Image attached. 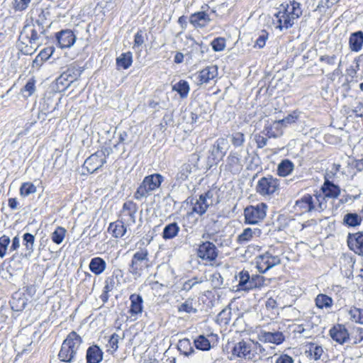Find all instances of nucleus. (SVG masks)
Instances as JSON below:
<instances>
[{
    "instance_id": "obj_1",
    "label": "nucleus",
    "mask_w": 363,
    "mask_h": 363,
    "mask_svg": "<svg viewBox=\"0 0 363 363\" xmlns=\"http://www.w3.org/2000/svg\"><path fill=\"white\" fill-rule=\"evenodd\" d=\"M325 207L326 203L322 194H306L295 202L294 210L296 214L301 215L312 211H321Z\"/></svg>"
},
{
    "instance_id": "obj_2",
    "label": "nucleus",
    "mask_w": 363,
    "mask_h": 363,
    "mask_svg": "<svg viewBox=\"0 0 363 363\" xmlns=\"http://www.w3.org/2000/svg\"><path fill=\"white\" fill-rule=\"evenodd\" d=\"M262 346L256 341L250 339L236 342L232 348L231 354L234 358H240L247 361L255 359L258 351L263 350Z\"/></svg>"
},
{
    "instance_id": "obj_3",
    "label": "nucleus",
    "mask_w": 363,
    "mask_h": 363,
    "mask_svg": "<svg viewBox=\"0 0 363 363\" xmlns=\"http://www.w3.org/2000/svg\"><path fill=\"white\" fill-rule=\"evenodd\" d=\"M82 340L74 331L71 332L63 341L59 352V358L65 362H72L79 350Z\"/></svg>"
},
{
    "instance_id": "obj_4",
    "label": "nucleus",
    "mask_w": 363,
    "mask_h": 363,
    "mask_svg": "<svg viewBox=\"0 0 363 363\" xmlns=\"http://www.w3.org/2000/svg\"><path fill=\"white\" fill-rule=\"evenodd\" d=\"M163 181L164 177L160 174H152L145 177L135 193V199L140 200L142 198L147 197L152 191L157 189Z\"/></svg>"
},
{
    "instance_id": "obj_5",
    "label": "nucleus",
    "mask_w": 363,
    "mask_h": 363,
    "mask_svg": "<svg viewBox=\"0 0 363 363\" xmlns=\"http://www.w3.org/2000/svg\"><path fill=\"white\" fill-rule=\"evenodd\" d=\"M302 13L301 4L296 1H291L286 5L281 4L276 16L278 23H291L297 21Z\"/></svg>"
},
{
    "instance_id": "obj_6",
    "label": "nucleus",
    "mask_w": 363,
    "mask_h": 363,
    "mask_svg": "<svg viewBox=\"0 0 363 363\" xmlns=\"http://www.w3.org/2000/svg\"><path fill=\"white\" fill-rule=\"evenodd\" d=\"M148 255L149 252L147 249H142L133 255L130 265V272L131 274L140 277L145 269L150 267Z\"/></svg>"
},
{
    "instance_id": "obj_7",
    "label": "nucleus",
    "mask_w": 363,
    "mask_h": 363,
    "mask_svg": "<svg viewBox=\"0 0 363 363\" xmlns=\"http://www.w3.org/2000/svg\"><path fill=\"white\" fill-rule=\"evenodd\" d=\"M238 284L237 291H249L255 288H259L262 285L263 277L254 276L250 277L247 271H242L236 277Z\"/></svg>"
},
{
    "instance_id": "obj_8",
    "label": "nucleus",
    "mask_w": 363,
    "mask_h": 363,
    "mask_svg": "<svg viewBox=\"0 0 363 363\" xmlns=\"http://www.w3.org/2000/svg\"><path fill=\"white\" fill-rule=\"evenodd\" d=\"M267 209V206L264 203L246 207L244 211L245 223L248 224L258 223L265 218Z\"/></svg>"
},
{
    "instance_id": "obj_9",
    "label": "nucleus",
    "mask_w": 363,
    "mask_h": 363,
    "mask_svg": "<svg viewBox=\"0 0 363 363\" xmlns=\"http://www.w3.org/2000/svg\"><path fill=\"white\" fill-rule=\"evenodd\" d=\"M108 154L106 149L96 152L85 160L84 168H86L89 173L95 172L106 162Z\"/></svg>"
},
{
    "instance_id": "obj_10",
    "label": "nucleus",
    "mask_w": 363,
    "mask_h": 363,
    "mask_svg": "<svg viewBox=\"0 0 363 363\" xmlns=\"http://www.w3.org/2000/svg\"><path fill=\"white\" fill-rule=\"evenodd\" d=\"M279 180L272 176L261 178L257 184L256 191L262 196L273 194L279 189Z\"/></svg>"
},
{
    "instance_id": "obj_11",
    "label": "nucleus",
    "mask_w": 363,
    "mask_h": 363,
    "mask_svg": "<svg viewBox=\"0 0 363 363\" xmlns=\"http://www.w3.org/2000/svg\"><path fill=\"white\" fill-rule=\"evenodd\" d=\"M45 32V29L42 24H26L21 31L20 38L22 40H28L30 44H33L35 43Z\"/></svg>"
},
{
    "instance_id": "obj_12",
    "label": "nucleus",
    "mask_w": 363,
    "mask_h": 363,
    "mask_svg": "<svg viewBox=\"0 0 363 363\" xmlns=\"http://www.w3.org/2000/svg\"><path fill=\"white\" fill-rule=\"evenodd\" d=\"M213 191H208L201 194L199 199L192 200V212L199 215H203L207 211L208 206L213 203Z\"/></svg>"
},
{
    "instance_id": "obj_13",
    "label": "nucleus",
    "mask_w": 363,
    "mask_h": 363,
    "mask_svg": "<svg viewBox=\"0 0 363 363\" xmlns=\"http://www.w3.org/2000/svg\"><path fill=\"white\" fill-rule=\"evenodd\" d=\"M229 147L230 144L228 139L225 138L217 139L210 149L209 158H211L215 162L221 160L226 155Z\"/></svg>"
},
{
    "instance_id": "obj_14",
    "label": "nucleus",
    "mask_w": 363,
    "mask_h": 363,
    "mask_svg": "<svg viewBox=\"0 0 363 363\" xmlns=\"http://www.w3.org/2000/svg\"><path fill=\"white\" fill-rule=\"evenodd\" d=\"M257 267L259 272L264 273L270 268L281 263L279 256L274 255L269 252H267L257 257Z\"/></svg>"
},
{
    "instance_id": "obj_15",
    "label": "nucleus",
    "mask_w": 363,
    "mask_h": 363,
    "mask_svg": "<svg viewBox=\"0 0 363 363\" xmlns=\"http://www.w3.org/2000/svg\"><path fill=\"white\" fill-rule=\"evenodd\" d=\"M218 255L217 247L209 241L202 242L197 249V256L205 261L213 262L216 259Z\"/></svg>"
},
{
    "instance_id": "obj_16",
    "label": "nucleus",
    "mask_w": 363,
    "mask_h": 363,
    "mask_svg": "<svg viewBox=\"0 0 363 363\" xmlns=\"http://www.w3.org/2000/svg\"><path fill=\"white\" fill-rule=\"evenodd\" d=\"M218 71L216 65L208 66L194 74L198 85L207 84L218 77Z\"/></svg>"
},
{
    "instance_id": "obj_17",
    "label": "nucleus",
    "mask_w": 363,
    "mask_h": 363,
    "mask_svg": "<svg viewBox=\"0 0 363 363\" xmlns=\"http://www.w3.org/2000/svg\"><path fill=\"white\" fill-rule=\"evenodd\" d=\"M259 340L265 343H272L279 345L285 340V336L283 333L279 331H262L259 335Z\"/></svg>"
},
{
    "instance_id": "obj_18",
    "label": "nucleus",
    "mask_w": 363,
    "mask_h": 363,
    "mask_svg": "<svg viewBox=\"0 0 363 363\" xmlns=\"http://www.w3.org/2000/svg\"><path fill=\"white\" fill-rule=\"evenodd\" d=\"M347 243L349 247L355 253L363 255V233L359 232L349 235Z\"/></svg>"
},
{
    "instance_id": "obj_19",
    "label": "nucleus",
    "mask_w": 363,
    "mask_h": 363,
    "mask_svg": "<svg viewBox=\"0 0 363 363\" xmlns=\"http://www.w3.org/2000/svg\"><path fill=\"white\" fill-rule=\"evenodd\" d=\"M330 337L340 344H343L349 339V333L342 325H337L330 330Z\"/></svg>"
},
{
    "instance_id": "obj_20",
    "label": "nucleus",
    "mask_w": 363,
    "mask_h": 363,
    "mask_svg": "<svg viewBox=\"0 0 363 363\" xmlns=\"http://www.w3.org/2000/svg\"><path fill=\"white\" fill-rule=\"evenodd\" d=\"M262 231L257 228H247L237 238V242L240 244H244L252 240L253 238L260 237Z\"/></svg>"
},
{
    "instance_id": "obj_21",
    "label": "nucleus",
    "mask_w": 363,
    "mask_h": 363,
    "mask_svg": "<svg viewBox=\"0 0 363 363\" xmlns=\"http://www.w3.org/2000/svg\"><path fill=\"white\" fill-rule=\"evenodd\" d=\"M57 40L61 48H69L74 44L75 36L71 30H63L59 33Z\"/></svg>"
},
{
    "instance_id": "obj_22",
    "label": "nucleus",
    "mask_w": 363,
    "mask_h": 363,
    "mask_svg": "<svg viewBox=\"0 0 363 363\" xmlns=\"http://www.w3.org/2000/svg\"><path fill=\"white\" fill-rule=\"evenodd\" d=\"M283 125L280 121H274L264 128L265 134L269 138H277L283 134Z\"/></svg>"
},
{
    "instance_id": "obj_23",
    "label": "nucleus",
    "mask_w": 363,
    "mask_h": 363,
    "mask_svg": "<svg viewBox=\"0 0 363 363\" xmlns=\"http://www.w3.org/2000/svg\"><path fill=\"white\" fill-rule=\"evenodd\" d=\"M89 267L95 275H100L105 271L106 263L101 257H96L91 259Z\"/></svg>"
},
{
    "instance_id": "obj_24",
    "label": "nucleus",
    "mask_w": 363,
    "mask_h": 363,
    "mask_svg": "<svg viewBox=\"0 0 363 363\" xmlns=\"http://www.w3.org/2000/svg\"><path fill=\"white\" fill-rule=\"evenodd\" d=\"M108 231L116 238L123 237L126 233L127 228L122 220L111 223L108 227Z\"/></svg>"
},
{
    "instance_id": "obj_25",
    "label": "nucleus",
    "mask_w": 363,
    "mask_h": 363,
    "mask_svg": "<svg viewBox=\"0 0 363 363\" xmlns=\"http://www.w3.org/2000/svg\"><path fill=\"white\" fill-rule=\"evenodd\" d=\"M350 48L352 51H359L363 45V33L357 31L352 33L350 38Z\"/></svg>"
},
{
    "instance_id": "obj_26",
    "label": "nucleus",
    "mask_w": 363,
    "mask_h": 363,
    "mask_svg": "<svg viewBox=\"0 0 363 363\" xmlns=\"http://www.w3.org/2000/svg\"><path fill=\"white\" fill-rule=\"evenodd\" d=\"M103 353L100 348L94 345L87 350L86 359L88 363H99L102 360Z\"/></svg>"
},
{
    "instance_id": "obj_27",
    "label": "nucleus",
    "mask_w": 363,
    "mask_h": 363,
    "mask_svg": "<svg viewBox=\"0 0 363 363\" xmlns=\"http://www.w3.org/2000/svg\"><path fill=\"white\" fill-rule=\"evenodd\" d=\"M322 191L323 197L337 198L340 193V189L338 186H336L328 181H326L323 187Z\"/></svg>"
},
{
    "instance_id": "obj_28",
    "label": "nucleus",
    "mask_w": 363,
    "mask_h": 363,
    "mask_svg": "<svg viewBox=\"0 0 363 363\" xmlns=\"http://www.w3.org/2000/svg\"><path fill=\"white\" fill-rule=\"evenodd\" d=\"M362 223V216L354 213H346L342 219V224L347 227H357Z\"/></svg>"
},
{
    "instance_id": "obj_29",
    "label": "nucleus",
    "mask_w": 363,
    "mask_h": 363,
    "mask_svg": "<svg viewBox=\"0 0 363 363\" xmlns=\"http://www.w3.org/2000/svg\"><path fill=\"white\" fill-rule=\"evenodd\" d=\"M347 311L350 320L363 325V309L353 306L347 309Z\"/></svg>"
},
{
    "instance_id": "obj_30",
    "label": "nucleus",
    "mask_w": 363,
    "mask_h": 363,
    "mask_svg": "<svg viewBox=\"0 0 363 363\" xmlns=\"http://www.w3.org/2000/svg\"><path fill=\"white\" fill-rule=\"evenodd\" d=\"M131 306L130 312L131 314H138L143 311V299L142 297L137 294H133L130 297Z\"/></svg>"
},
{
    "instance_id": "obj_31",
    "label": "nucleus",
    "mask_w": 363,
    "mask_h": 363,
    "mask_svg": "<svg viewBox=\"0 0 363 363\" xmlns=\"http://www.w3.org/2000/svg\"><path fill=\"white\" fill-rule=\"evenodd\" d=\"M294 167V165L292 162L289 160H284L279 164L277 174L281 177H286L292 172Z\"/></svg>"
},
{
    "instance_id": "obj_32",
    "label": "nucleus",
    "mask_w": 363,
    "mask_h": 363,
    "mask_svg": "<svg viewBox=\"0 0 363 363\" xmlns=\"http://www.w3.org/2000/svg\"><path fill=\"white\" fill-rule=\"evenodd\" d=\"M179 231V227L177 223H172L166 225L162 233V238L165 240H169L175 238Z\"/></svg>"
},
{
    "instance_id": "obj_33",
    "label": "nucleus",
    "mask_w": 363,
    "mask_h": 363,
    "mask_svg": "<svg viewBox=\"0 0 363 363\" xmlns=\"http://www.w3.org/2000/svg\"><path fill=\"white\" fill-rule=\"evenodd\" d=\"M172 90L178 92L181 98H186L190 90L189 85L187 82L180 80L173 85Z\"/></svg>"
},
{
    "instance_id": "obj_34",
    "label": "nucleus",
    "mask_w": 363,
    "mask_h": 363,
    "mask_svg": "<svg viewBox=\"0 0 363 363\" xmlns=\"http://www.w3.org/2000/svg\"><path fill=\"white\" fill-rule=\"evenodd\" d=\"M333 303V299L325 294H318L315 298L316 306L321 309L331 308Z\"/></svg>"
},
{
    "instance_id": "obj_35",
    "label": "nucleus",
    "mask_w": 363,
    "mask_h": 363,
    "mask_svg": "<svg viewBox=\"0 0 363 363\" xmlns=\"http://www.w3.org/2000/svg\"><path fill=\"white\" fill-rule=\"evenodd\" d=\"M195 304L196 303L193 298H188L178 306V311L180 313H195L197 312Z\"/></svg>"
},
{
    "instance_id": "obj_36",
    "label": "nucleus",
    "mask_w": 363,
    "mask_h": 363,
    "mask_svg": "<svg viewBox=\"0 0 363 363\" xmlns=\"http://www.w3.org/2000/svg\"><path fill=\"white\" fill-rule=\"evenodd\" d=\"M124 338V335L122 337H121L118 334L113 333L110 337L108 343L106 344V351L110 354H113L117 351L118 348V342L119 340H123Z\"/></svg>"
},
{
    "instance_id": "obj_37",
    "label": "nucleus",
    "mask_w": 363,
    "mask_h": 363,
    "mask_svg": "<svg viewBox=\"0 0 363 363\" xmlns=\"http://www.w3.org/2000/svg\"><path fill=\"white\" fill-rule=\"evenodd\" d=\"M132 62V54L130 52L121 54L116 59L118 67L125 69H128L131 65Z\"/></svg>"
},
{
    "instance_id": "obj_38",
    "label": "nucleus",
    "mask_w": 363,
    "mask_h": 363,
    "mask_svg": "<svg viewBox=\"0 0 363 363\" xmlns=\"http://www.w3.org/2000/svg\"><path fill=\"white\" fill-rule=\"evenodd\" d=\"M194 345L196 349L208 351L211 348V342L204 335H199L194 340Z\"/></svg>"
},
{
    "instance_id": "obj_39",
    "label": "nucleus",
    "mask_w": 363,
    "mask_h": 363,
    "mask_svg": "<svg viewBox=\"0 0 363 363\" xmlns=\"http://www.w3.org/2000/svg\"><path fill=\"white\" fill-rule=\"evenodd\" d=\"M306 352H308L311 359L318 360L320 359L323 353V350L322 347L315 343H310L308 345V350H307Z\"/></svg>"
},
{
    "instance_id": "obj_40",
    "label": "nucleus",
    "mask_w": 363,
    "mask_h": 363,
    "mask_svg": "<svg viewBox=\"0 0 363 363\" xmlns=\"http://www.w3.org/2000/svg\"><path fill=\"white\" fill-rule=\"evenodd\" d=\"M194 167L190 164H184L177 175V179L180 181H185L191 174Z\"/></svg>"
},
{
    "instance_id": "obj_41",
    "label": "nucleus",
    "mask_w": 363,
    "mask_h": 363,
    "mask_svg": "<svg viewBox=\"0 0 363 363\" xmlns=\"http://www.w3.org/2000/svg\"><path fill=\"white\" fill-rule=\"evenodd\" d=\"M227 164L231 169H238L242 165L240 164V158L237 152H230L227 157Z\"/></svg>"
},
{
    "instance_id": "obj_42",
    "label": "nucleus",
    "mask_w": 363,
    "mask_h": 363,
    "mask_svg": "<svg viewBox=\"0 0 363 363\" xmlns=\"http://www.w3.org/2000/svg\"><path fill=\"white\" fill-rule=\"evenodd\" d=\"M179 350L184 353L185 356H189L194 352V348L191 346V342L188 339H184L179 342Z\"/></svg>"
},
{
    "instance_id": "obj_43",
    "label": "nucleus",
    "mask_w": 363,
    "mask_h": 363,
    "mask_svg": "<svg viewBox=\"0 0 363 363\" xmlns=\"http://www.w3.org/2000/svg\"><path fill=\"white\" fill-rule=\"evenodd\" d=\"M66 230L62 227H57L51 235L52 240L59 245L62 242L65 237Z\"/></svg>"
},
{
    "instance_id": "obj_44",
    "label": "nucleus",
    "mask_w": 363,
    "mask_h": 363,
    "mask_svg": "<svg viewBox=\"0 0 363 363\" xmlns=\"http://www.w3.org/2000/svg\"><path fill=\"white\" fill-rule=\"evenodd\" d=\"M36 186L31 182H25L20 187V194L22 196H28L36 192Z\"/></svg>"
},
{
    "instance_id": "obj_45",
    "label": "nucleus",
    "mask_w": 363,
    "mask_h": 363,
    "mask_svg": "<svg viewBox=\"0 0 363 363\" xmlns=\"http://www.w3.org/2000/svg\"><path fill=\"white\" fill-rule=\"evenodd\" d=\"M72 73H74V70L68 69L66 72L62 73L57 79V84H64V81H67L68 84L66 86H69V84L76 79V77L72 76Z\"/></svg>"
},
{
    "instance_id": "obj_46",
    "label": "nucleus",
    "mask_w": 363,
    "mask_h": 363,
    "mask_svg": "<svg viewBox=\"0 0 363 363\" xmlns=\"http://www.w3.org/2000/svg\"><path fill=\"white\" fill-rule=\"evenodd\" d=\"M23 238L26 249L30 255L33 251L35 237L30 233H25Z\"/></svg>"
},
{
    "instance_id": "obj_47",
    "label": "nucleus",
    "mask_w": 363,
    "mask_h": 363,
    "mask_svg": "<svg viewBox=\"0 0 363 363\" xmlns=\"http://www.w3.org/2000/svg\"><path fill=\"white\" fill-rule=\"evenodd\" d=\"M133 206V203H125L123 206V219L125 220V216H128L129 219L135 223V211H131V207Z\"/></svg>"
},
{
    "instance_id": "obj_48",
    "label": "nucleus",
    "mask_w": 363,
    "mask_h": 363,
    "mask_svg": "<svg viewBox=\"0 0 363 363\" xmlns=\"http://www.w3.org/2000/svg\"><path fill=\"white\" fill-rule=\"evenodd\" d=\"M230 138L231 143L235 147H240L245 142V135L240 132L233 133Z\"/></svg>"
},
{
    "instance_id": "obj_49",
    "label": "nucleus",
    "mask_w": 363,
    "mask_h": 363,
    "mask_svg": "<svg viewBox=\"0 0 363 363\" xmlns=\"http://www.w3.org/2000/svg\"><path fill=\"white\" fill-rule=\"evenodd\" d=\"M35 91V80L30 79L24 86L22 89L23 93L26 97L30 96Z\"/></svg>"
},
{
    "instance_id": "obj_50",
    "label": "nucleus",
    "mask_w": 363,
    "mask_h": 363,
    "mask_svg": "<svg viewBox=\"0 0 363 363\" xmlns=\"http://www.w3.org/2000/svg\"><path fill=\"white\" fill-rule=\"evenodd\" d=\"M9 243L10 238L7 235H4L0 238V257L1 258L5 256Z\"/></svg>"
},
{
    "instance_id": "obj_51",
    "label": "nucleus",
    "mask_w": 363,
    "mask_h": 363,
    "mask_svg": "<svg viewBox=\"0 0 363 363\" xmlns=\"http://www.w3.org/2000/svg\"><path fill=\"white\" fill-rule=\"evenodd\" d=\"M211 45L214 51H222L225 48V39L223 38H217L212 41Z\"/></svg>"
},
{
    "instance_id": "obj_52",
    "label": "nucleus",
    "mask_w": 363,
    "mask_h": 363,
    "mask_svg": "<svg viewBox=\"0 0 363 363\" xmlns=\"http://www.w3.org/2000/svg\"><path fill=\"white\" fill-rule=\"evenodd\" d=\"M31 0H13V7L16 11H23L26 9Z\"/></svg>"
},
{
    "instance_id": "obj_53",
    "label": "nucleus",
    "mask_w": 363,
    "mask_h": 363,
    "mask_svg": "<svg viewBox=\"0 0 363 363\" xmlns=\"http://www.w3.org/2000/svg\"><path fill=\"white\" fill-rule=\"evenodd\" d=\"M54 51L55 48L53 47H48L43 49L37 56L45 62L52 56Z\"/></svg>"
},
{
    "instance_id": "obj_54",
    "label": "nucleus",
    "mask_w": 363,
    "mask_h": 363,
    "mask_svg": "<svg viewBox=\"0 0 363 363\" xmlns=\"http://www.w3.org/2000/svg\"><path fill=\"white\" fill-rule=\"evenodd\" d=\"M298 114L296 111H294L292 113L288 115L286 118L279 120L283 126H286L288 124L295 123L298 119Z\"/></svg>"
},
{
    "instance_id": "obj_55",
    "label": "nucleus",
    "mask_w": 363,
    "mask_h": 363,
    "mask_svg": "<svg viewBox=\"0 0 363 363\" xmlns=\"http://www.w3.org/2000/svg\"><path fill=\"white\" fill-rule=\"evenodd\" d=\"M202 20L210 21L207 14L203 11L198 12L192 15L191 17L190 23H197L198 21Z\"/></svg>"
},
{
    "instance_id": "obj_56",
    "label": "nucleus",
    "mask_w": 363,
    "mask_h": 363,
    "mask_svg": "<svg viewBox=\"0 0 363 363\" xmlns=\"http://www.w3.org/2000/svg\"><path fill=\"white\" fill-rule=\"evenodd\" d=\"M24 44L25 43L22 42L21 44L19 45V49L21 51V52L23 53L24 55H32L38 49V46H36L35 48H33L32 44H30V45H26L25 46H23Z\"/></svg>"
},
{
    "instance_id": "obj_57",
    "label": "nucleus",
    "mask_w": 363,
    "mask_h": 363,
    "mask_svg": "<svg viewBox=\"0 0 363 363\" xmlns=\"http://www.w3.org/2000/svg\"><path fill=\"white\" fill-rule=\"evenodd\" d=\"M268 38V34L265 31H262L261 35L257 39L255 43V46H257L259 48H262L266 43V40Z\"/></svg>"
},
{
    "instance_id": "obj_58",
    "label": "nucleus",
    "mask_w": 363,
    "mask_h": 363,
    "mask_svg": "<svg viewBox=\"0 0 363 363\" xmlns=\"http://www.w3.org/2000/svg\"><path fill=\"white\" fill-rule=\"evenodd\" d=\"M294 360L292 358V357H291L288 354H282L279 355L277 358L276 362H275V363H294Z\"/></svg>"
},
{
    "instance_id": "obj_59",
    "label": "nucleus",
    "mask_w": 363,
    "mask_h": 363,
    "mask_svg": "<svg viewBox=\"0 0 363 363\" xmlns=\"http://www.w3.org/2000/svg\"><path fill=\"white\" fill-rule=\"evenodd\" d=\"M43 63L44 61L42 59H40L38 56H36V57L33 60L32 62L31 70L33 72L38 71L43 65Z\"/></svg>"
},
{
    "instance_id": "obj_60",
    "label": "nucleus",
    "mask_w": 363,
    "mask_h": 363,
    "mask_svg": "<svg viewBox=\"0 0 363 363\" xmlns=\"http://www.w3.org/2000/svg\"><path fill=\"white\" fill-rule=\"evenodd\" d=\"M338 1L339 0H320L317 8L320 10H321V9L329 8L336 4Z\"/></svg>"
},
{
    "instance_id": "obj_61",
    "label": "nucleus",
    "mask_w": 363,
    "mask_h": 363,
    "mask_svg": "<svg viewBox=\"0 0 363 363\" xmlns=\"http://www.w3.org/2000/svg\"><path fill=\"white\" fill-rule=\"evenodd\" d=\"M255 140L257 143V147L262 148L267 145V138L261 135H256L255 136Z\"/></svg>"
},
{
    "instance_id": "obj_62",
    "label": "nucleus",
    "mask_w": 363,
    "mask_h": 363,
    "mask_svg": "<svg viewBox=\"0 0 363 363\" xmlns=\"http://www.w3.org/2000/svg\"><path fill=\"white\" fill-rule=\"evenodd\" d=\"M356 116L359 117H363V104L359 102L353 110Z\"/></svg>"
},
{
    "instance_id": "obj_63",
    "label": "nucleus",
    "mask_w": 363,
    "mask_h": 363,
    "mask_svg": "<svg viewBox=\"0 0 363 363\" xmlns=\"http://www.w3.org/2000/svg\"><path fill=\"white\" fill-rule=\"evenodd\" d=\"M143 35L142 31H138L135 35V45L140 46L143 43Z\"/></svg>"
},
{
    "instance_id": "obj_64",
    "label": "nucleus",
    "mask_w": 363,
    "mask_h": 363,
    "mask_svg": "<svg viewBox=\"0 0 363 363\" xmlns=\"http://www.w3.org/2000/svg\"><path fill=\"white\" fill-rule=\"evenodd\" d=\"M20 246V239L18 237L16 236L15 238H13V240H12V245L11 246V250H17Z\"/></svg>"
}]
</instances>
